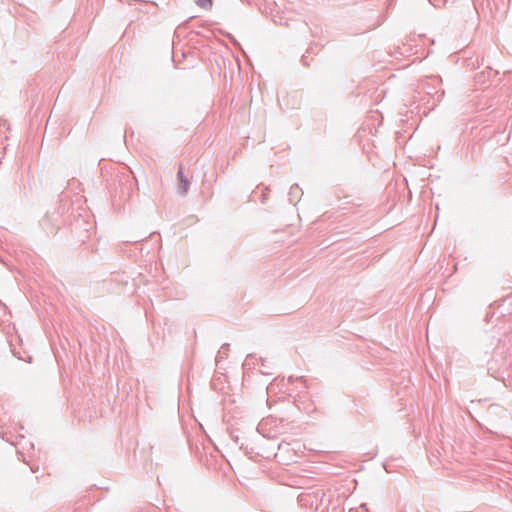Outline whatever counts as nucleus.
Returning <instances> with one entry per match:
<instances>
[{"label":"nucleus","instance_id":"obj_6","mask_svg":"<svg viewBox=\"0 0 512 512\" xmlns=\"http://www.w3.org/2000/svg\"><path fill=\"white\" fill-rule=\"evenodd\" d=\"M265 360L264 359H261V366L264 367V368H267V365H265Z\"/></svg>","mask_w":512,"mask_h":512},{"label":"nucleus","instance_id":"obj_7","mask_svg":"<svg viewBox=\"0 0 512 512\" xmlns=\"http://www.w3.org/2000/svg\"><path fill=\"white\" fill-rule=\"evenodd\" d=\"M261 373H262V374H270L269 372L262 371V370H261Z\"/></svg>","mask_w":512,"mask_h":512},{"label":"nucleus","instance_id":"obj_1","mask_svg":"<svg viewBox=\"0 0 512 512\" xmlns=\"http://www.w3.org/2000/svg\"><path fill=\"white\" fill-rule=\"evenodd\" d=\"M440 85L441 79L437 76H433L422 80L419 88L423 90L427 95L436 97V99L440 101L444 95V91L440 90Z\"/></svg>","mask_w":512,"mask_h":512},{"label":"nucleus","instance_id":"obj_4","mask_svg":"<svg viewBox=\"0 0 512 512\" xmlns=\"http://www.w3.org/2000/svg\"><path fill=\"white\" fill-rule=\"evenodd\" d=\"M196 4L201 8H209L212 6V0H197Z\"/></svg>","mask_w":512,"mask_h":512},{"label":"nucleus","instance_id":"obj_3","mask_svg":"<svg viewBox=\"0 0 512 512\" xmlns=\"http://www.w3.org/2000/svg\"><path fill=\"white\" fill-rule=\"evenodd\" d=\"M303 192L298 184H294L291 186L290 191L288 193V198L290 203H297L302 196Z\"/></svg>","mask_w":512,"mask_h":512},{"label":"nucleus","instance_id":"obj_5","mask_svg":"<svg viewBox=\"0 0 512 512\" xmlns=\"http://www.w3.org/2000/svg\"><path fill=\"white\" fill-rule=\"evenodd\" d=\"M253 359V355H248L243 366L244 367H247V366H250V360Z\"/></svg>","mask_w":512,"mask_h":512},{"label":"nucleus","instance_id":"obj_2","mask_svg":"<svg viewBox=\"0 0 512 512\" xmlns=\"http://www.w3.org/2000/svg\"><path fill=\"white\" fill-rule=\"evenodd\" d=\"M178 185H177V193L181 196H185L188 193L190 182L186 176H184L183 166L180 165L178 172Z\"/></svg>","mask_w":512,"mask_h":512},{"label":"nucleus","instance_id":"obj_8","mask_svg":"<svg viewBox=\"0 0 512 512\" xmlns=\"http://www.w3.org/2000/svg\"><path fill=\"white\" fill-rule=\"evenodd\" d=\"M429 2H430L432 5L436 6V4L432 2V0H429Z\"/></svg>","mask_w":512,"mask_h":512}]
</instances>
